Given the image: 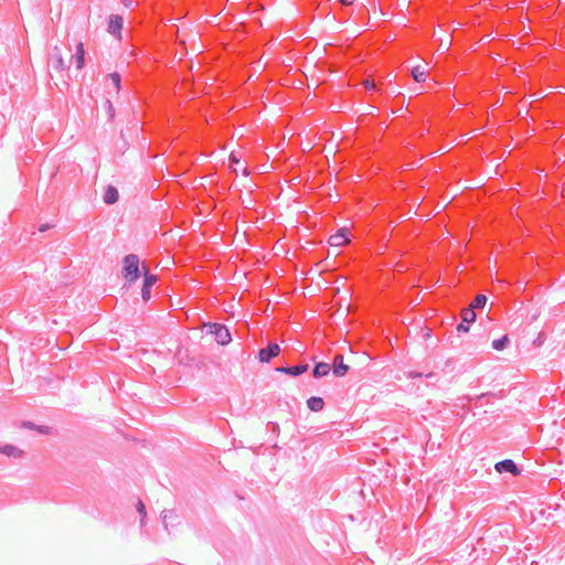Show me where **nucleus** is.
<instances>
[{
    "instance_id": "obj_21",
    "label": "nucleus",
    "mask_w": 565,
    "mask_h": 565,
    "mask_svg": "<svg viewBox=\"0 0 565 565\" xmlns=\"http://www.w3.org/2000/svg\"><path fill=\"white\" fill-rule=\"evenodd\" d=\"M107 79L110 81L111 85L118 93L120 90V75L118 73L108 74Z\"/></svg>"
},
{
    "instance_id": "obj_22",
    "label": "nucleus",
    "mask_w": 565,
    "mask_h": 565,
    "mask_svg": "<svg viewBox=\"0 0 565 565\" xmlns=\"http://www.w3.org/2000/svg\"><path fill=\"white\" fill-rule=\"evenodd\" d=\"M137 511L140 514L141 524H143L147 513H146V507L141 500H139L137 503Z\"/></svg>"
},
{
    "instance_id": "obj_17",
    "label": "nucleus",
    "mask_w": 565,
    "mask_h": 565,
    "mask_svg": "<svg viewBox=\"0 0 565 565\" xmlns=\"http://www.w3.org/2000/svg\"><path fill=\"white\" fill-rule=\"evenodd\" d=\"M412 76L417 83L425 82L426 72L420 66H415L412 68Z\"/></svg>"
},
{
    "instance_id": "obj_10",
    "label": "nucleus",
    "mask_w": 565,
    "mask_h": 565,
    "mask_svg": "<svg viewBox=\"0 0 565 565\" xmlns=\"http://www.w3.org/2000/svg\"><path fill=\"white\" fill-rule=\"evenodd\" d=\"M122 24H124V19L121 15L111 14V15H109V19H108L107 31L114 35L119 34L122 29Z\"/></svg>"
},
{
    "instance_id": "obj_6",
    "label": "nucleus",
    "mask_w": 565,
    "mask_h": 565,
    "mask_svg": "<svg viewBox=\"0 0 565 565\" xmlns=\"http://www.w3.org/2000/svg\"><path fill=\"white\" fill-rule=\"evenodd\" d=\"M494 468L499 473L510 472L513 476L521 473V470L518 468L516 463L511 459H504L497 462Z\"/></svg>"
},
{
    "instance_id": "obj_24",
    "label": "nucleus",
    "mask_w": 565,
    "mask_h": 565,
    "mask_svg": "<svg viewBox=\"0 0 565 565\" xmlns=\"http://www.w3.org/2000/svg\"><path fill=\"white\" fill-rule=\"evenodd\" d=\"M468 330H469V323H467V322L461 321V323H459V324L457 326V331H458L459 333L467 332Z\"/></svg>"
},
{
    "instance_id": "obj_27",
    "label": "nucleus",
    "mask_w": 565,
    "mask_h": 565,
    "mask_svg": "<svg viewBox=\"0 0 565 565\" xmlns=\"http://www.w3.org/2000/svg\"><path fill=\"white\" fill-rule=\"evenodd\" d=\"M122 4L126 7V8H130L132 6V1L131 0H121Z\"/></svg>"
},
{
    "instance_id": "obj_23",
    "label": "nucleus",
    "mask_w": 565,
    "mask_h": 565,
    "mask_svg": "<svg viewBox=\"0 0 565 565\" xmlns=\"http://www.w3.org/2000/svg\"><path fill=\"white\" fill-rule=\"evenodd\" d=\"M364 86H365V89L367 92H375V90H377V87H376V84L374 83V81L366 79L364 82Z\"/></svg>"
},
{
    "instance_id": "obj_19",
    "label": "nucleus",
    "mask_w": 565,
    "mask_h": 565,
    "mask_svg": "<svg viewBox=\"0 0 565 565\" xmlns=\"http://www.w3.org/2000/svg\"><path fill=\"white\" fill-rule=\"evenodd\" d=\"M487 303V297L484 295H478L473 302L471 303L470 308H473L475 309H481L486 306Z\"/></svg>"
},
{
    "instance_id": "obj_20",
    "label": "nucleus",
    "mask_w": 565,
    "mask_h": 565,
    "mask_svg": "<svg viewBox=\"0 0 565 565\" xmlns=\"http://www.w3.org/2000/svg\"><path fill=\"white\" fill-rule=\"evenodd\" d=\"M177 518L174 510H164L162 511V523L164 529L168 530L169 520Z\"/></svg>"
},
{
    "instance_id": "obj_16",
    "label": "nucleus",
    "mask_w": 565,
    "mask_h": 565,
    "mask_svg": "<svg viewBox=\"0 0 565 565\" xmlns=\"http://www.w3.org/2000/svg\"><path fill=\"white\" fill-rule=\"evenodd\" d=\"M461 320L467 323H471L476 320V312L473 308H465L461 311Z\"/></svg>"
},
{
    "instance_id": "obj_3",
    "label": "nucleus",
    "mask_w": 565,
    "mask_h": 565,
    "mask_svg": "<svg viewBox=\"0 0 565 565\" xmlns=\"http://www.w3.org/2000/svg\"><path fill=\"white\" fill-rule=\"evenodd\" d=\"M351 243V232L341 227L335 234L329 237V247H343Z\"/></svg>"
},
{
    "instance_id": "obj_30",
    "label": "nucleus",
    "mask_w": 565,
    "mask_h": 565,
    "mask_svg": "<svg viewBox=\"0 0 565 565\" xmlns=\"http://www.w3.org/2000/svg\"><path fill=\"white\" fill-rule=\"evenodd\" d=\"M46 430H47V427H44V426H43V427H41V428H40V431H41V433H45Z\"/></svg>"
},
{
    "instance_id": "obj_2",
    "label": "nucleus",
    "mask_w": 565,
    "mask_h": 565,
    "mask_svg": "<svg viewBox=\"0 0 565 565\" xmlns=\"http://www.w3.org/2000/svg\"><path fill=\"white\" fill-rule=\"evenodd\" d=\"M210 332L214 335L216 342L221 345H226L232 340L231 333L224 324L212 323L210 326Z\"/></svg>"
},
{
    "instance_id": "obj_31",
    "label": "nucleus",
    "mask_w": 565,
    "mask_h": 565,
    "mask_svg": "<svg viewBox=\"0 0 565 565\" xmlns=\"http://www.w3.org/2000/svg\"><path fill=\"white\" fill-rule=\"evenodd\" d=\"M47 227H49V225L41 226V227H40V231H42V232H43V231H45Z\"/></svg>"
},
{
    "instance_id": "obj_9",
    "label": "nucleus",
    "mask_w": 565,
    "mask_h": 565,
    "mask_svg": "<svg viewBox=\"0 0 565 565\" xmlns=\"http://www.w3.org/2000/svg\"><path fill=\"white\" fill-rule=\"evenodd\" d=\"M309 369V365L308 364H299V365H295V366H280V367H277L276 371L279 372V373H284V374H288L290 376H299L303 373H306Z\"/></svg>"
},
{
    "instance_id": "obj_11",
    "label": "nucleus",
    "mask_w": 565,
    "mask_h": 565,
    "mask_svg": "<svg viewBox=\"0 0 565 565\" xmlns=\"http://www.w3.org/2000/svg\"><path fill=\"white\" fill-rule=\"evenodd\" d=\"M72 60L75 62L77 70L83 68L85 64V50L84 44L82 42H79L76 45V50L74 55L72 56Z\"/></svg>"
},
{
    "instance_id": "obj_4",
    "label": "nucleus",
    "mask_w": 565,
    "mask_h": 565,
    "mask_svg": "<svg viewBox=\"0 0 565 565\" xmlns=\"http://www.w3.org/2000/svg\"><path fill=\"white\" fill-rule=\"evenodd\" d=\"M142 269H143V285L141 289V296L145 301L149 300L150 298V289L151 287L157 282L158 278L156 275H152L149 273L148 266L142 263Z\"/></svg>"
},
{
    "instance_id": "obj_26",
    "label": "nucleus",
    "mask_w": 565,
    "mask_h": 565,
    "mask_svg": "<svg viewBox=\"0 0 565 565\" xmlns=\"http://www.w3.org/2000/svg\"><path fill=\"white\" fill-rule=\"evenodd\" d=\"M340 3H342L343 6H351L354 0H339Z\"/></svg>"
},
{
    "instance_id": "obj_15",
    "label": "nucleus",
    "mask_w": 565,
    "mask_h": 565,
    "mask_svg": "<svg viewBox=\"0 0 565 565\" xmlns=\"http://www.w3.org/2000/svg\"><path fill=\"white\" fill-rule=\"evenodd\" d=\"M0 452L8 457H18L21 454V451L12 445H4L0 448Z\"/></svg>"
},
{
    "instance_id": "obj_7",
    "label": "nucleus",
    "mask_w": 565,
    "mask_h": 565,
    "mask_svg": "<svg viewBox=\"0 0 565 565\" xmlns=\"http://www.w3.org/2000/svg\"><path fill=\"white\" fill-rule=\"evenodd\" d=\"M50 65L53 67L56 72H62L66 68V64L64 62V58L62 56L61 51L57 46L54 47L51 57H50Z\"/></svg>"
},
{
    "instance_id": "obj_14",
    "label": "nucleus",
    "mask_w": 565,
    "mask_h": 565,
    "mask_svg": "<svg viewBox=\"0 0 565 565\" xmlns=\"http://www.w3.org/2000/svg\"><path fill=\"white\" fill-rule=\"evenodd\" d=\"M118 201V191L115 186L108 185L105 194H104V202L106 204H114Z\"/></svg>"
},
{
    "instance_id": "obj_18",
    "label": "nucleus",
    "mask_w": 565,
    "mask_h": 565,
    "mask_svg": "<svg viewBox=\"0 0 565 565\" xmlns=\"http://www.w3.org/2000/svg\"><path fill=\"white\" fill-rule=\"evenodd\" d=\"M508 343H509L508 335H503L500 339H497L492 342V348L497 351H501L507 347Z\"/></svg>"
},
{
    "instance_id": "obj_29",
    "label": "nucleus",
    "mask_w": 565,
    "mask_h": 565,
    "mask_svg": "<svg viewBox=\"0 0 565 565\" xmlns=\"http://www.w3.org/2000/svg\"><path fill=\"white\" fill-rule=\"evenodd\" d=\"M422 375H423L422 373L412 372V373H409L408 376L412 379H415V377H420Z\"/></svg>"
},
{
    "instance_id": "obj_13",
    "label": "nucleus",
    "mask_w": 565,
    "mask_h": 565,
    "mask_svg": "<svg viewBox=\"0 0 565 565\" xmlns=\"http://www.w3.org/2000/svg\"><path fill=\"white\" fill-rule=\"evenodd\" d=\"M307 406L311 412H320L324 407V401L319 396H311L307 401Z\"/></svg>"
},
{
    "instance_id": "obj_5",
    "label": "nucleus",
    "mask_w": 565,
    "mask_h": 565,
    "mask_svg": "<svg viewBox=\"0 0 565 565\" xmlns=\"http://www.w3.org/2000/svg\"><path fill=\"white\" fill-rule=\"evenodd\" d=\"M280 352V347L277 343H269L265 349L259 350L258 359L260 362L268 363L273 358L277 356Z\"/></svg>"
},
{
    "instance_id": "obj_8",
    "label": "nucleus",
    "mask_w": 565,
    "mask_h": 565,
    "mask_svg": "<svg viewBox=\"0 0 565 565\" xmlns=\"http://www.w3.org/2000/svg\"><path fill=\"white\" fill-rule=\"evenodd\" d=\"M333 374L338 377L344 376L349 371V365L344 363L342 354H335L333 358Z\"/></svg>"
},
{
    "instance_id": "obj_32",
    "label": "nucleus",
    "mask_w": 565,
    "mask_h": 565,
    "mask_svg": "<svg viewBox=\"0 0 565 565\" xmlns=\"http://www.w3.org/2000/svg\"><path fill=\"white\" fill-rule=\"evenodd\" d=\"M25 426L33 427V424L32 423H28V424H25Z\"/></svg>"
},
{
    "instance_id": "obj_12",
    "label": "nucleus",
    "mask_w": 565,
    "mask_h": 565,
    "mask_svg": "<svg viewBox=\"0 0 565 565\" xmlns=\"http://www.w3.org/2000/svg\"><path fill=\"white\" fill-rule=\"evenodd\" d=\"M331 367L328 363L326 362H320V363H317L313 367V371H312V375L313 377L316 379H320L322 376H326L329 374Z\"/></svg>"
},
{
    "instance_id": "obj_1",
    "label": "nucleus",
    "mask_w": 565,
    "mask_h": 565,
    "mask_svg": "<svg viewBox=\"0 0 565 565\" xmlns=\"http://www.w3.org/2000/svg\"><path fill=\"white\" fill-rule=\"evenodd\" d=\"M121 274L128 285L137 281L143 274L142 263L136 254H129L124 258Z\"/></svg>"
},
{
    "instance_id": "obj_25",
    "label": "nucleus",
    "mask_w": 565,
    "mask_h": 565,
    "mask_svg": "<svg viewBox=\"0 0 565 565\" xmlns=\"http://www.w3.org/2000/svg\"><path fill=\"white\" fill-rule=\"evenodd\" d=\"M106 105H107L109 118L113 119L115 117V108H114L113 104L110 103V100H106Z\"/></svg>"
},
{
    "instance_id": "obj_28",
    "label": "nucleus",
    "mask_w": 565,
    "mask_h": 565,
    "mask_svg": "<svg viewBox=\"0 0 565 565\" xmlns=\"http://www.w3.org/2000/svg\"><path fill=\"white\" fill-rule=\"evenodd\" d=\"M230 160H231L232 163H238L239 162V160L235 157L234 153L231 154Z\"/></svg>"
}]
</instances>
